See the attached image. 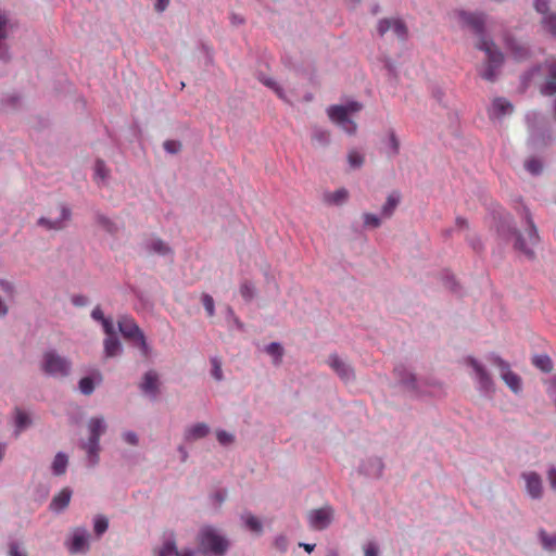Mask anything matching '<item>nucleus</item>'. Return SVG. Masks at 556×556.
I'll return each instance as SVG.
<instances>
[{
    "label": "nucleus",
    "mask_w": 556,
    "mask_h": 556,
    "mask_svg": "<svg viewBox=\"0 0 556 556\" xmlns=\"http://www.w3.org/2000/svg\"><path fill=\"white\" fill-rule=\"evenodd\" d=\"M363 105L355 101H350V114L361 111Z\"/></svg>",
    "instance_id": "59"
},
{
    "label": "nucleus",
    "mask_w": 556,
    "mask_h": 556,
    "mask_svg": "<svg viewBox=\"0 0 556 556\" xmlns=\"http://www.w3.org/2000/svg\"><path fill=\"white\" fill-rule=\"evenodd\" d=\"M275 545H276V547L278 549H280L281 552H285L286 548H287V540H286V538H283V536L277 538L276 542H275Z\"/></svg>",
    "instance_id": "57"
},
{
    "label": "nucleus",
    "mask_w": 556,
    "mask_h": 556,
    "mask_svg": "<svg viewBox=\"0 0 556 556\" xmlns=\"http://www.w3.org/2000/svg\"><path fill=\"white\" fill-rule=\"evenodd\" d=\"M377 30L380 36L391 31L400 40H404L407 36V27L401 18H382L378 22Z\"/></svg>",
    "instance_id": "7"
},
{
    "label": "nucleus",
    "mask_w": 556,
    "mask_h": 556,
    "mask_svg": "<svg viewBox=\"0 0 556 556\" xmlns=\"http://www.w3.org/2000/svg\"><path fill=\"white\" fill-rule=\"evenodd\" d=\"M9 556H27L25 552L20 549L18 544L12 543L10 544Z\"/></svg>",
    "instance_id": "53"
},
{
    "label": "nucleus",
    "mask_w": 556,
    "mask_h": 556,
    "mask_svg": "<svg viewBox=\"0 0 556 556\" xmlns=\"http://www.w3.org/2000/svg\"><path fill=\"white\" fill-rule=\"evenodd\" d=\"M210 432V428L204 422L195 424L189 427L185 432V439L187 441H194L206 437Z\"/></svg>",
    "instance_id": "17"
},
{
    "label": "nucleus",
    "mask_w": 556,
    "mask_h": 556,
    "mask_svg": "<svg viewBox=\"0 0 556 556\" xmlns=\"http://www.w3.org/2000/svg\"><path fill=\"white\" fill-rule=\"evenodd\" d=\"M348 192L344 188H340L333 192H325L323 200L328 205H342L345 202Z\"/></svg>",
    "instance_id": "20"
},
{
    "label": "nucleus",
    "mask_w": 556,
    "mask_h": 556,
    "mask_svg": "<svg viewBox=\"0 0 556 556\" xmlns=\"http://www.w3.org/2000/svg\"><path fill=\"white\" fill-rule=\"evenodd\" d=\"M329 134L327 131H317L314 135V139L319 141L320 143H326L328 141Z\"/></svg>",
    "instance_id": "56"
},
{
    "label": "nucleus",
    "mask_w": 556,
    "mask_h": 556,
    "mask_svg": "<svg viewBox=\"0 0 556 556\" xmlns=\"http://www.w3.org/2000/svg\"><path fill=\"white\" fill-rule=\"evenodd\" d=\"M68 548L73 554L86 552L88 549V533L85 530L77 529Z\"/></svg>",
    "instance_id": "15"
},
{
    "label": "nucleus",
    "mask_w": 556,
    "mask_h": 556,
    "mask_svg": "<svg viewBox=\"0 0 556 556\" xmlns=\"http://www.w3.org/2000/svg\"><path fill=\"white\" fill-rule=\"evenodd\" d=\"M157 382H159L157 374L153 370H150L143 377V381L141 383V390L146 393H150L153 396H155L157 393Z\"/></svg>",
    "instance_id": "19"
},
{
    "label": "nucleus",
    "mask_w": 556,
    "mask_h": 556,
    "mask_svg": "<svg viewBox=\"0 0 556 556\" xmlns=\"http://www.w3.org/2000/svg\"><path fill=\"white\" fill-rule=\"evenodd\" d=\"M164 149L168 152V153H177L181 150V143L179 141H176V140H166L164 142Z\"/></svg>",
    "instance_id": "46"
},
{
    "label": "nucleus",
    "mask_w": 556,
    "mask_h": 556,
    "mask_svg": "<svg viewBox=\"0 0 556 556\" xmlns=\"http://www.w3.org/2000/svg\"><path fill=\"white\" fill-rule=\"evenodd\" d=\"M399 203V197L391 194L388 197L387 202L382 206V214L386 217H389L392 215L393 211L395 210L396 205Z\"/></svg>",
    "instance_id": "30"
},
{
    "label": "nucleus",
    "mask_w": 556,
    "mask_h": 556,
    "mask_svg": "<svg viewBox=\"0 0 556 556\" xmlns=\"http://www.w3.org/2000/svg\"><path fill=\"white\" fill-rule=\"evenodd\" d=\"M123 438H124L125 442L130 444V445H137L138 444V437L132 431L124 432Z\"/></svg>",
    "instance_id": "50"
},
{
    "label": "nucleus",
    "mask_w": 556,
    "mask_h": 556,
    "mask_svg": "<svg viewBox=\"0 0 556 556\" xmlns=\"http://www.w3.org/2000/svg\"><path fill=\"white\" fill-rule=\"evenodd\" d=\"M534 9L538 13H541L543 16H545L546 14H551V12H548V0H535Z\"/></svg>",
    "instance_id": "45"
},
{
    "label": "nucleus",
    "mask_w": 556,
    "mask_h": 556,
    "mask_svg": "<svg viewBox=\"0 0 556 556\" xmlns=\"http://www.w3.org/2000/svg\"><path fill=\"white\" fill-rule=\"evenodd\" d=\"M300 546H302L307 553L313 552L315 548V544L301 543Z\"/></svg>",
    "instance_id": "61"
},
{
    "label": "nucleus",
    "mask_w": 556,
    "mask_h": 556,
    "mask_svg": "<svg viewBox=\"0 0 556 556\" xmlns=\"http://www.w3.org/2000/svg\"><path fill=\"white\" fill-rule=\"evenodd\" d=\"M240 294L244 301L250 302L255 295V288L250 281H244L240 286Z\"/></svg>",
    "instance_id": "28"
},
{
    "label": "nucleus",
    "mask_w": 556,
    "mask_h": 556,
    "mask_svg": "<svg viewBox=\"0 0 556 556\" xmlns=\"http://www.w3.org/2000/svg\"><path fill=\"white\" fill-rule=\"evenodd\" d=\"M513 105L511 103L504 98H496L492 103V108L490 110V116L500 117L507 113H511Z\"/></svg>",
    "instance_id": "18"
},
{
    "label": "nucleus",
    "mask_w": 556,
    "mask_h": 556,
    "mask_svg": "<svg viewBox=\"0 0 556 556\" xmlns=\"http://www.w3.org/2000/svg\"><path fill=\"white\" fill-rule=\"evenodd\" d=\"M456 225L459 227V228H466L467 227V220L462 218V217H457L456 218Z\"/></svg>",
    "instance_id": "60"
},
{
    "label": "nucleus",
    "mask_w": 556,
    "mask_h": 556,
    "mask_svg": "<svg viewBox=\"0 0 556 556\" xmlns=\"http://www.w3.org/2000/svg\"><path fill=\"white\" fill-rule=\"evenodd\" d=\"M364 223L366 226H370V227H378L380 225V219L376 216V215H372V214H365L364 216Z\"/></svg>",
    "instance_id": "49"
},
{
    "label": "nucleus",
    "mask_w": 556,
    "mask_h": 556,
    "mask_svg": "<svg viewBox=\"0 0 556 556\" xmlns=\"http://www.w3.org/2000/svg\"><path fill=\"white\" fill-rule=\"evenodd\" d=\"M122 351V345L116 336L106 337L104 340V353L106 357L116 356Z\"/></svg>",
    "instance_id": "22"
},
{
    "label": "nucleus",
    "mask_w": 556,
    "mask_h": 556,
    "mask_svg": "<svg viewBox=\"0 0 556 556\" xmlns=\"http://www.w3.org/2000/svg\"><path fill=\"white\" fill-rule=\"evenodd\" d=\"M169 4V0H155L154 9L157 12H164Z\"/></svg>",
    "instance_id": "55"
},
{
    "label": "nucleus",
    "mask_w": 556,
    "mask_h": 556,
    "mask_svg": "<svg viewBox=\"0 0 556 556\" xmlns=\"http://www.w3.org/2000/svg\"><path fill=\"white\" fill-rule=\"evenodd\" d=\"M329 365L338 372V375L344 379L345 378V369L344 364L339 361L337 356H330Z\"/></svg>",
    "instance_id": "38"
},
{
    "label": "nucleus",
    "mask_w": 556,
    "mask_h": 556,
    "mask_svg": "<svg viewBox=\"0 0 556 556\" xmlns=\"http://www.w3.org/2000/svg\"><path fill=\"white\" fill-rule=\"evenodd\" d=\"M70 217L71 211L66 206L62 205L61 216L59 218L52 220L46 217H41L39 218L38 224L48 230H61L65 227V223L70 219Z\"/></svg>",
    "instance_id": "14"
},
{
    "label": "nucleus",
    "mask_w": 556,
    "mask_h": 556,
    "mask_svg": "<svg viewBox=\"0 0 556 556\" xmlns=\"http://www.w3.org/2000/svg\"><path fill=\"white\" fill-rule=\"evenodd\" d=\"M532 364L544 372H549L553 370L552 359L546 354L535 355L532 358Z\"/></svg>",
    "instance_id": "24"
},
{
    "label": "nucleus",
    "mask_w": 556,
    "mask_h": 556,
    "mask_svg": "<svg viewBox=\"0 0 556 556\" xmlns=\"http://www.w3.org/2000/svg\"><path fill=\"white\" fill-rule=\"evenodd\" d=\"M459 18L463 24L471 28L475 34L480 37L477 48L484 51L488 59L485 68L481 72V77L485 80L493 81L496 77V70L502 65L504 58L494 42L486 39L483 35L485 15L483 13L463 11L459 13Z\"/></svg>",
    "instance_id": "1"
},
{
    "label": "nucleus",
    "mask_w": 556,
    "mask_h": 556,
    "mask_svg": "<svg viewBox=\"0 0 556 556\" xmlns=\"http://www.w3.org/2000/svg\"><path fill=\"white\" fill-rule=\"evenodd\" d=\"M88 428L90 437L86 444V450L89 454L91 464L94 465L98 462L100 437L105 432L106 425L102 417H94L89 420Z\"/></svg>",
    "instance_id": "5"
},
{
    "label": "nucleus",
    "mask_w": 556,
    "mask_h": 556,
    "mask_svg": "<svg viewBox=\"0 0 556 556\" xmlns=\"http://www.w3.org/2000/svg\"><path fill=\"white\" fill-rule=\"evenodd\" d=\"M154 553H155V556H194L195 555V552L190 548L178 551L177 546H176V542L173 538L166 540L160 548L154 551Z\"/></svg>",
    "instance_id": "13"
},
{
    "label": "nucleus",
    "mask_w": 556,
    "mask_h": 556,
    "mask_svg": "<svg viewBox=\"0 0 556 556\" xmlns=\"http://www.w3.org/2000/svg\"><path fill=\"white\" fill-rule=\"evenodd\" d=\"M72 496V491L68 488L61 490L50 503V508L60 511L68 506Z\"/></svg>",
    "instance_id": "16"
},
{
    "label": "nucleus",
    "mask_w": 556,
    "mask_h": 556,
    "mask_svg": "<svg viewBox=\"0 0 556 556\" xmlns=\"http://www.w3.org/2000/svg\"><path fill=\"white\" fill-rule=\"evenodd\" d=\"M79 390L85 395H90L94 390L92 378L84 377L79 380Z\"/></svg>",
    "instance_id": "33"
},
{
    "label": "nucleus",
    "mask_w": 556,
    "mask_h": 556,
    "mask_svg": "<svg viewBox=\"0 0 556 556\" xmlns=\"http://www.w3.org/2000/svg\"><path fill=\"white\" fill-rule=\"evenodd\" d=\"M363 551H364V556H378L379 554V547L378 545L370 541V542H367L364 546H363Z\"/></svg>",
    "instance_id": "43"
},
{
    "label": "nucleus",
    "mask_w": 556,
    "mask_h": 556,
    "mask_svg": "<svg viewBox=\"0 0 556 556\" xmlns=\"http://www.w3.org/2000/svg\"><path fill=\"white\" fill-rule=\"evenodd\" d=\"M356 130V125L350 119V135Z\"/></svg>",
    "instance_id": "63"
},
{
    "label": "nucleus",
    "mask_w": 556,
    "mask_h": 556,
    "mask_svg": "<svg viewBox=\"0 0 556 556\" xmlns=\"http://www.w3.org/2000/svg\"><path fill=\"white\" fill-rule=\"evenodd\" d=\"M510 50L516 60H522L528 55V49L519 43H513Z\"/></svg>",
    "instance_id": "40"
},
{
    "label": "nucleus",
    "mask_w": 556,
    "mask_h": 556,
    "mask_svg": "<svg viewBox=\"0 0 556 556\" xmlns=\"http://www.w3.org/2000/svg\"><path fill=\"white\" fill-rule=\"evenodd\" d=\"M150 250L160 255H166L170 253L169 247L161 239H153L150 243Z\"/></svg>",
    "instance_id": "27"
},
{
    "label": "nucleus",
    "mask_w": 556,
    "mask_h": 556,
    "mask_svg": "<svg viewBox=\"0 0 556 556\" xmlns=\"http://www.w3.org/2000/svg\"><path fill=\"white\" fill-rule=\"evenodd\" d=\"M266 352L269 355L275 356L277 359H280L282 356V348L279 343L276 342L268 344L266 348Z\"/></svg>",
    "instance_id": "42"
},
{
    "label": "nucleus",
    "mask_w": 556,
    "mask_h": 556,
    "mask_svg": "<svg viewBox=\"0 0 556 556\" xmlns=\"http://www.w3.org/2000/svg\"><path fill=\"white\" fill-rule=\"evenodd\" d=\"M522 478L526 481V490L532 498H541L543 494L542 479L534 471L523 472Z\"/></svg>",
    "instance_id": "12"
},
{
    "label": "nucleus",
    "mask_w": 556,
    "mask_h": 556,
    "mask_svg": "<svg viewBox=\"0 0 556 556\" xmlns=\"http://www.w3.org/2000/svg\"><path fill=\"white\" fill-rule=\"evenodd\" d=\"M85 301H86V299L84 296H76L73 299V303L75 305H84Z\"/></svg>",
    "instance_id": "62"
},
{
    "label": "nucleus",
    "mask_w": 556,
    "mask_h": 556,
    "mask_svg": "<svg viewBox=\"0 0 556 556\" xmlns=\"http://www.w3.org/2000/svg\"><path fill=\"white\" fill-rule=\"evenodd\" d=\"M0 287L4 293H7L8 295H12L13 288H12L11 283H9L8 281H4V280H0Z\"/></svg>",
    "instance_id": "58"
},
{
    "label": "nucleus",
    "mask_w": 556,
    "mask_h": 556,
    "mask_svg": "<svg viewBox=\"0 0 556 556\" xmlns=\"http://www.w3.org/2000/svg\"><path fill=\"white\" fill-rule=\"evenodd\" d=\"M15 425L16 434L30 425V418L28 415L18 407L15 408Z\"/></svg>",
    "instance_id": "25"
},
{
    "label": "nucleus",
    "mask_w": 556,
    "mask_h": 556,
    "mask_svg": "<svg viewBox=\"0 0 556 556\" xmlns=\"http://www.w3.org/2000/svg\"><path fill=\"white\" fill-rule=\"evenodd\" d=\"M541 23L547 33L556 37V13L546 14L542 17Z\"/></svg>",
    "instance_id": "26"
},
{
    "label": "nucleus",
    "mask_w": 556,
    "mask_h": 556,
    "mask_svg": "<svg viewBox=\"0 0 556 556\" xmlns=\"http://www.w3.org/2000/svg\"><path fill=\"white\" fill-rule=\"evenodd\" d=\"M526 168L528 172H530L531 174H539L541 173L542 170V164L539 160H535V159H531V160H528L526 162Z\"/></svg>",
    "instance_id": "41"
},
{
    "label": "nucleus",
    "mask_w": 556,
    "mask_h": 556,
    "mask_svg": "<svg viewBox=\"0 0 556 556\" xmlns=\"http://www.w3.org/2000/svg\"><path fill=\"white\" fill-rule=\"evenodd\" d=\"M244 522L247 525V527L255 532V533H261L262 530H263V526H262V522L253 515L251 514H247L244 517Z\"/></svg>",
    "instance_id": "29"
},
{
    "label": "nucleus",
    "mask_w": 556,
    "mask_h": 556,
    "mask_svg": "<svg viewBox=\"0 0 556 556\" xmlns=\"http://www.w3.org/2000/svg\"><path fill=\"white\" fill-rule=\"evenodd\" d=\"M136 342L138 343L140 350H141V353L144 357H149L150 355V348L146 341V337L144 334H142L141 337H139Z\"/></svg>",
    "instance_id": "48"
},
{
    "label": "nucleus",
    "mask_w": 556,
    "mask_h": 556,
    "mask_svg": "<svg viewBox=\"0 0 556 556\" xmlns=\"http://www.w3.org/2000/svg\"><path fill=\"white\" fill-rule=\"evenodd\" d=\"M264 84L267 87L271 88L277 93V96L279 98H281V99L283 98L281 88L273 79H266V80H264Z\"/></svg>",
    "instance_id": "51"
},
{
    "label": "nucleus",
    "mask_w": 556,
    "mask_h": 556,
    "mask_svg": "<svg viewBox=\"0 0 556 556\" xmlns=\"http://www.w3.org/2000/svg\"><path fill=\"white\" fill-rule=\"evenodd\" d=\"M199 545L205 553L214 556H224L228 548V541L211 527H205L199 534Z\"/></svg>",
    "instance_id": "2"
},
{
    "label": "nucleus",
    "mask_w": 556,
    "mask_h": 556,
    "mask_svg": "<svg viewBox=\"0 0 556 556\" xmlns=\"http://www.w3.org/2000/svg\"><path fill=\"white\" fill-rule=\"evenodd\" d=\"M552 388L556 392V376L552 380Z\"/></svg>",
    "instance_id": "64"
},
{
    "label": "nucleus",
    "mask_w": 556,
    "mask_h": 556,
    "mask_svg": "<svg viewBox=\"0 0 556 556\" xmlns=\"http://www.w3.org/2000/svg\"><path fill=\"white\" fill-rule=\"evenodd\" d=\"M117 325L125 339L136 341L143 334L135 319L128 315L121 316L117 320Z\"/></svg>",
    "instance_id": "9"
},
{
    "label": "nucleus",
    "mask_w": 556,
    "mask_h": 556,
    "mask_svg": "<svg viewBox=\"0 0 556 556\" xmlns=\"http://www.w3.org/2000/svg\"><path fill=\"white\" fill-rule=\"evenodd\" d=\"M212 364V376L215 380L220 381L223 379L222 363L217 357L211 359Z\"/></svg>",
    "instance_id": "39"
},
{
    "label": "nucleus",
    "mask_w": 556,
    "mask_h": 556,
    "mask_svg": "<svg viewBox=\"0 0 556 556\" xmlns=\"http://www.w3.org/2000/svg\"><path fill=\"white\" fill-rule=\"evenodd\" d=\"M365 163V155L358 151H350V168H359Z\"/></svg>",
    "instance_id": "32"
},
{
    "label": "nucleus",
    "mask_w": 556,
    "mask_h": 556,
    "mask_svg": "<svg viewBox=\"0 0 556 556\" xmlns=\"http://www.w3.org/2000/svg\"><path fill=\"white\" fill-rule=\"evenodd\" d=\"M523 213L526 223L528 225L526 229L527 240L519 232H516L515 249L522 252L529 258H532L534 256L532 248L538 244L539 235L530 212L527 208H525Z\"/></svg>",
    "instance_id": "4"
},
{
    "label": "nucleus",
    "mask_w": 556,
    "mask_h": 556,
    "mask_svg": "<svg viewBox=\"0 0 556 556\" xmlns=\"http://www.w3.org/2000/svg\"><path fill=\"white\" fill-rule=\"evenodd\" d=\"M333 520V509L330 506H324L317 509H312L307 514V521L312 529L324 530Z\"/></svg>",
    "instance_id": "6"
},
{
    "label": "nucleus",
    "mask_w": 556,
    "mask_h": 556,
    "mask_svg": "<svg viewBox=\"0 0 556 556\" xmlns=\"http://www.w3.org/2000/svg\"><path fill=\"white\" fill-rule=\"evenodd\" d=\"M547 480L549 482L551 488L556 491V468L552 467L547 471Z\"/></svg>",
    "instance_id": "52"
},
{
    "label": "nucleus",
    "mask_w": 556,
    "mask_h": 556,
    "mask_svg": "<svg viewBox=\"0 0 556 556\" xmlns=\"http://www.w3.org/2000/svg\"><path fill=\"white\" fill-rule=\"evenodd\" d=\"M101 325L103 327V330L106 334V337L115 336L114 325L112 319L105 318L101 321Z\"/></svg>",
    "instance_id": "47"
},
{
    "label": "nucleus",
    "mask_w": 556,
    "mask_h": 556,
    "mask_svg": "<svg viewBox=\"0 0 556 556\" xmlns=\"http://www.w3.org/2000/svg\"><path fill=\"white\" fill-rule=\"evenodd\" d=\"M546 74L545 81L541 87V93L544 96H553L556 93V58L549 56L540 67Z\"/></svg>",
    "instance_id": "8"
},
{
    "label": "nucleus",
    "mask_w": 556,
    "mask_h": 556,
    "mask_svg": "<svg viewBox=\"0 0 556 556\" xmlns=\"http://www.w3.org/2000/svg\"><path fill=\"white\" fill-rule=\"evenodd\" d=\"M68 458L64 453H58L52 463V471L55 476L64 475L67 468Z\"/></svg>",
    "instance_id": "23"
},
{
    "label": "nucleus",
    "mask_w": 556,
    "mask_h": 556,
    "mask_svg": "<svg viewBox=\"0 0 556 556\" xmlns=\"http://www.w3.org/2000/svg\"><path fill=\"white\" fill-rule=\"evenodd\" d=\"M467 363L473 368L480 389L490 392L493 389V381L486 369L473 357H468Z\"/></svg>",
    "instance_id": "11"
},
{
    "label": "nucleus",
    "mask_w": 556,
    "mask_h": 556,
    "mask_svg": "<svg viewBox=\"0 0 556 556\" xmlns=\"http://www.w3.org/2000/svg\"><path fill=\"white\" fill-rule=\"evenodd\" d=\"M216 438H217V441L222 444V445H229L231 443L235 442V437L233 434L225 431V430H217L216 431Z\"/></svg>",
    "instance_id": "35"
},
{
    "label": "nucleus",
    "mask_w": 556,
    "mask_h": 556,
    "mask_svg": "<svg viewBox=\"0 0 556 556\" xmlns=\"http://www.w3.org/2000/svg\"><path fill=\"white\" fill-rule=\"evenodd\" d=\"M494 364L500 368L501 375L505 383L514 391L518 392L521 388V380L519 376H517L515 372H513L509 369V365L507 362L502 359L501 357L494 358Z\"/></svg>",
    "instance_id": "10"
},
{
    "label": "nucleus",
    "mask_w": 556,
    "mask_h": 556,
    "mask_svg": "<svg viewBox=\"0 0 556 556\" xmlns=\"http://www.w3.org/2000/svg\"><path fill=\"white\" fill-rule=\"evenodd\" d=\"M109 527L108 519L105 517L99 516L94 520V532L97 535L103 534Z\"/></svg>",
    "instance_id": "37"
},
{
    "label": "nucleus",
    "mask_w": 556,
    "mask_h": 556,
    "mask_svg": "<svg viewBox=\"0 0 556 556\" xmlns=\"http://www.w3.org/2000/svg\"><path fill=\"white\" fill-rule=\"evenodd\" d=\"M72 363L55 351H47L42 357V369L53 377H66L71 372Z\"/></svg>",
    "instance_id": "3"
},
{
    "label": "nucleus",
    "mask_w": 556,
    "mask_h": 556,
    "mask_svg": "<svg viewBox=\"0 0 556 556\" xmlns=\"http://www.w3.org/2000/svg\"><path fill=\"white\" fill-rule=\"evenodd\" d=\"M202 304L210 317L214 316L215 314V304L214 300L210 294H203L202 295Z\"/></svg>",
    "instance_id": "36"
},
{
    "label": "nucleus",
    "mask_w": 556,
    "mask_h": 556,
    "mask_svg": "<svg viewBox=\"0 0 556 556\" xmlns=\"http://www.w3.org/2000/svg\"><path fill=\"white\" fill-rule=\"evenodd\" d=\"M94 170H96V176L102 180L105 179L109 175V170H108L104 162L100 161V160L97 161Z\"/></svg>",
    "instance_id": "44"
},
{
    "label": "nucleus",
    "mask_w": 556,
    "mask_h": 556,
    "mask_svg": "<svg viewBox=\"0 0 556 556\" xmlns=\"http://www.w3.org/2000/svg\"><path fill=\"white\" fill-rule=\"evenodd\" d=\"M329 118L337 124H344L348 122V106L333 105L328 109Z\"/></svg>",
    "instance_id": "21"
},
{
    "label": "nucleus",
    "mask_w": 556,
    "mask_h": 556,
    "mask_svg": "<svg viewBox=\"0 0 556 556\" xmlns=\"http://www.w3.org/2000/svg\"><path fill=\"white\" fill-rule=\"evenodd\" d=\"M540 535L542 544L546 551H556V534L549 536L545 531H541Z\"/></svg>",
    "instance_id": "31"
},
{
    "label": "nucleus",
    "mask_w": 556,
    "mask_h": 556,
    "mask_svg": "<svg viewBox=\"0 0 556 556\" xmlns=\"http://www.w3.org/2000/svg\"><path fill=\"white\" fill-rule=\"evenodd\" d=\"M91 317L94 319V320H98V321H102L103 319H105L106 317H104V314L102 312V309L97 306L92 309L91 312Z\"/></svg>",
    "instance_id": "54"
},
{
    "label": "nucleus",
    "mask_w": 556,
    "mask_h": 556,
    "mask_svg": "<svg viewBox=\"0 0 556 556\" xmlns=\"http://www.w3.org/2000/svg\"><path fill=\"white\" fill-rule=\"evenodd\" d=\"M388 148L392 155L399 154L400 151V141L394 134V131L389 132Z\"/></svg>",
    "instance_id": "34"
}]
</instances>
